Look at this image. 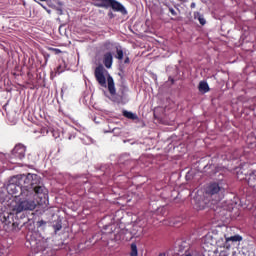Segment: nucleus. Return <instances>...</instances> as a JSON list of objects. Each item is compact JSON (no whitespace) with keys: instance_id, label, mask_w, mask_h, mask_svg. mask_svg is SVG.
<instances>
[{"instance_id":"1","label":"nucleus","mask_w":256,"mask_h":256,"mask_svg":"<svg viewBox=\"0 0 256 256\" xmlns=\"http://www.w3.org/2000/svg\"><path fill=\"white\" fill-rule=\"evenodd\" d=\"M7 192L13 197L29 199L37 195L40 199H45L47 189L41 183V177L37 174H20L10 179L7 185Z\"/></svg>"},{"instance_id":"2","label":"nucleus","mask_w":256,"mask_h":256,"mask_svg":"<svg viewBox=\"0 0 256 256\" xmlns=\"http://www.w3.org/2000/svg\"><path fill=\"white\" fill-rule=\"evenodd\" d=\"M37 207V204L33 200H22L17 203L12 212H4L0 215L1 223L8 226L11 231H21V227L25 225V222H21L20 219H25L23 211H33Z\"/></svg>"},{"instance_id":"3","label":"nucleus","mask_w":256,"mask_h":256,"mask_svg":"<svg viewBox=\"0 0 256 256\" xmlns=\"http://www.w3.org/2000/svg\"><path fill=\"white\" fill-rule=\"evenodd\" d=\"M105 73H108L103 65H98L94 70V76L100 87H107L110 95L113 97L117 95V89H115V80H113V76L111 74H107L105 77Z\"/></svg>"},{"instance_id":"4","label":"nucleus","mask_w":256,"mask_h":256,"mask_svg":"<svg viewBox=\"0 0 256 256\" xmlns=\"http://www.w3.org/2000/svg\"><path fill=\"white\" fill-rule=\"evenodd\" d=\"M225 194V186L223 182H211L205 189V197L208 201L212 202V205L219 203L223 199Z\"/></svg>"},{"instance_id":"5","label":"nucleus","mask_w":256,"mask_h":256,"mask_svg":"<svg viewBox=\"0 0 256 256\" xmlns=\"http://www.w3.org/2000/svg\"><path fill=\"white\" fill-rule=\"evenodd\" d=\"M27 147L23 144H16L11 153V159H18L19 161L25 159Z\"/></svg>"},{"instance_id":"6","label":"nucleus","mask_w":256,"mask_h":256,"mask_svg":"<svg viewBox=\"0 0 256 256\" xmlns=\"http://www.w3.org/2000/svg\"><path fill=\"white\" fill-rule=\"evenodd\" d=\"M108 7H111L113 11H116L117 13L127 15V9H125V6H123V4H121L119 1L110 0Z\"/></svg>"},{"instance_id":"7","label":"nucleus","mask_w":256,"mask_h":256,"mask_svg":"<svg viewBox=\"0 0 256 256\" xmlns=\"http://www.w3.org/2000/svg\"><path fill=\"white\" fill-rule=\"evenodd\" d=\"M103 63L106 69H111V67L113 66V54H111V52H107L104 54Z\"/></svg>"},{"instance_id":"8","label":"nucleus","mask_w":256,"mask_h":256,"mask_svg":"<svg viewBox=\"0 0 256 256\" xmlns=\"http://www.w3.org/2000/svg\"><path fill=\"white\" fill-rule=\"evenodd\" d=\"M198 89L200 93H209L210 91L209 84L206 81H200Z\"/></svg>"},{"instance_id":"9","label":"nucleus","mask_w":256,"mask_h":256,"mask_svg":"<svg viewBox=\"0 0 256 256\" xmlns=\"http://www.w3.org/2000/svg\"><path fill=\"white\" fill-rule=\"evenodd\" d=\"M111 0H96L94 7H102L104 9H109V3Z\"/></svg>"},{"instance_id":"10","label":"nucleus","mask_w":256,"mask_h":256,"mask_svg":"<svg viewBox=\"0 0 256 256\" xmlns=\"http://www.w3.org/2000/svg\"><path fill=\"white\" fill-rule=\"evenodd\" d=\"M123 115L124 117H126V119H132V121H135L136 119H138L136 114H133V112H129L127 110L123 111Z\"/></svg>"},{"instance_id":"11","label":"nucleus","mask_w":256,"mask_h":256,"mask_svg":"<svg viewBox=\"0 0 256 256\" xmlns=\"http://www.w3.org/2000/svg\"><path fill=\"white\" fill-rule=\"evenodd\" d=\"M229 241H232L233 243H237V241H243V237H241L239 235L226 237V243H229Z\"/></svg>"},{"instance_id":"12","label":"nucleus","mask_w":256,"mask_h":256,"mask_svg":"<svg viewBox=\"0 0 256 256\" xmlns=\"http://www.w3.org/2000/svg\"><path fill=\"white\" fill-rule=\"evenodd\" d=\"M194 19H198L200 25H205V23H207L205 18H203V15L199 12L194 13Z\"/></svg>"},{"instance_id":"13","label":"nucleus","mask_w":256,"mask_h":256,"mask_svg":"<svg viewBox=\"0 0 256 256\" xmlns=\"http://www.w3.org/2000/svg\"><path fill=\"white\" fill-rule=\"evenodd\" d=\"M248 185H249V187H253V188L256 186V175L255 174L249 175Z\"/></svg>"},{"instance_id":"14","label":"nucleus","mask_w":256,"mask_h":256,"mask_svg":"<svg viewBox=\"0 0 256 256\" xmlns=\"http://www.w3.org/2000/svg\"><path fill=\"white\" fill-rule=\"evenodd\" d=\"M137 255H138L137 244L132 243V244H131L130 256H137Z\"/></svg>"},{"instance_id":"15","label":"nucleus","mask_w":256,"mask_h":256,"mask_svg":"<svg viewBox=\"0 0 256 256\" xmlns=\"http://www.w3.org/2000/svg\"><path fill=\"white\" fill-rule=\"evenodd\" d=\"M116 59L119 61H123V51L119 48L116 49Z\"/></svg>"},{"instance_id":"16","label":"nucleus","mask_w":256,"mask_h":256,"mask_svg":"<svg viewBox=\"0 0 256 256\" xmlns=\"http://www.w3.org/2000/svg\"><path fill=\"white\" fill-rule=\"evenodd\" d=\"M125 91H127V87L121 86V88L119 89V93H120L121 98L125 97Z\"/></svg>"},{"instance_id":"17","label":"nucleus","mask_w":256,"mask_h":256,"mask_svg":"<svg viewBox=\"0 0 256 256\" xmlns=\"http://www.w3.org/2000/svg\"><path fill=\"white\" fill-rule=\"evenodd\" d=\"M64 71H65V68L63 66H61V65L57 66L56 73L58 75H61V73H63Z\"/></svg>"},{"instance_id":"18","label":"nucleus","mask_w":256,"mask_h":256,"mask_svg":"<svg viewBox=\"0 0 256 256\" xmlns=\"http://www.w3.org/2000/svg\"><path fill=\"white\" fill-rule=\"evenodd\" d=\"M50 51H53L55 55H59L61 53V50L59 48H50Z\"/></svg>"},{"instance_id":"19","label":"nucleus","mask_w":256,"mask_h":256,"mask_svg":"<svg viewBox=\"0 0 256 256\" xmlns=\"http://www.w3.org/2000/svg\"><path fill=\"white\" fill-rule=\"evenodd\" d=\"M169 12L171 13V15H173V17H177V11H175V9H173L172 7H169Z\"/></svg>"},{"instance_id":"20","label":"nucleus","mask_w":256,"mask_h":256,"mask_svg":"<svg viewBox=\"0 0 256 256\" xmlns=\"http://www.w3.org/2000/svg\"><path fill=\"white\" fill-rule=\"evenodd\" d=\"M195 7H197V4H195V2H192V3L190 4V8H191V9H195Z\"/></svg>"},{"instance_id":"21","label":"nucleus","mask_w":256,"mask_h":256,"mask_svg":"<svg viewBox=\"0 0 256 256\" xmlns=\"http://www.w3.org/2000/svg\"><path fill=\"white\" fill-rule=\"evenodd\" d=\"M124 63H125V64H129V63H130L129 57H126V58H125Z\"/></svg>"},{"instance_id":"22","label":"nucleus","mask_w":256,"mask_h":256,"mask_svg":"<svg viewBox=\"0 0 256 256\" xmlns=\"http://www.w3.org/2000/svg\"><path fill=\"white\" fill-rule=\"evenodd\" d=\"M158 256H165V253H160Z\"/></svg>"},{"instance_id":"23","label":"nucleus","mask_w":256,"mask_h":256,"mask_svg":"<svg viewBox=\"0 0 256 256\" xmlns=\"http://www.w3.org/2000/svg\"><path fill=\"white\" fill-rule=\"evenodd\" d=\"M220 256H227V254L223 253V254H220Z\"/></svg>"},{"instance_id":"24","label":"nucleus","mask_w":256,"mask_h":256,"mask_svg":"<svg viewBox=\"0 0 256 256\" xmlns=\"http://www.w3.org/2000/svg\"><path fill=\"white\" fill-rule=\"evenodd\" d=\"M42 131H46V133H47V129L46 128L42 129Z\"/></svg>"},{"instance_id":"25","label":"nucleus","mask_w":256,"mask_h":256,"mask_svg":"<svg viewBox=\"0 0 256 256\" xmlns=\"http://www.w3.org/2000/svg\"><path fill=\"white\" fill-rule=\"evenodd\" d=\"M107 227H110V229H113V226H112V225H110V226H107Z\"/></svg>"},{"instance_id":"26","label":"nucleus","mask_w":256,"mask_h":256,"mask_svg":"<svg viewBox=\"0 0 256 256\" xmlns=\"http://www.w3.org/2000/svg\"><path fill=\"white\" fill-rule=\"evenodd\" d=\"M110 17L112 18V17H113V14H110Z\"/></svg>"},{"instance_id":"27","label":"nucleus","mask_w":256,"mask_h":256,"mask_svg":"<svg viewBox=\"0 0 256 256\" xmlns=\"http://www.w3.org/2000/svg\"><path fill=\"white\" fill-rule=\"evenodd\" d=\"M40 1H47V0H40Z\"/></svg>"}]
</instances>
